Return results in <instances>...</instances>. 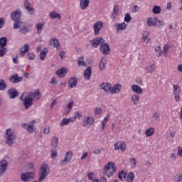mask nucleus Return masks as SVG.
Listing matches in <instances>:
<instances>
[{
    "mask_svg": "<svg viewBox=\"0 0 182 182\" xmlns=\"http://www.w3.org/2000/svg\"><path fill=\"white\" fill-rule=\"evenodd\" d=\"M152 12L154 15H158L161 12V8L159 6H154Z\"/></svg>",
    "mask_w": 182,
    "mask_h": 182,
    "instance_id": "nucleus-46",
    "label": "nucleus"
},
{
    "mask_svg": "<svg viewBox=\"0 0 182 182\" xmlns=\"http://www.w3.org/2000/svg\"><path fill=\"white\" fill-rule=\"evenodd\" d=\"M90 43H91L92 46H109V45L105 43L104 38L102 37H98L94 40H92L90 41Z\"/></svg>",
    "mask_w": 182,
    "mask_h": 182,
    "instance_id": "nucleus-11",
    "label": "nucleus"
},
{
    "mask_svg": "<svg viewBox=\"0 0 182 182\" xmlns=\"http://www.w3.org/2000/svg\"><path fill=\"white\" fill-rule=\"evenodd\" d=\"M36 124V121L33 120L30 122V124H23V128L27 130L29 134H33L34 132L33 127Z\"/></svg>",
    "mask_w": 182,
    "mask_h": 182,
    "instance_id": "nucleus-17",
    "label": "nucleus"
},
{
    "mask_svg": "<svg viewBox=\"0 0 182 182\" xmlns=\"http://www.w3.org/2000/svg\"><path fill=\"white\" fill-rule=\"evenodd\" d=\"M76 86H77V78L76 77H73L68 80V87H70V89H73Z\"/></svg>",
    "mask_w": 182,
    "mask_h": 182,
    "instance_id": "nucleus-25",
    "label": "nucleus"
},
{
    "mask_svg": "<svg viewBox=\"0 0 182 182\" xmlns=\"http://www.w3.org/2000/svg\"><path fill=\"white\" fill-rule=\"evenodd\" d=\"M7 53V48H5V46H1L0 47V58H3L4 55Z\"/></svg>",
    "mask_w": 182,
    "mask_h": 182,
    "instance_id": "nucleus-50",
    "label": "nucleus"
},
{
    "mask_svg": "<svg viewBox=\"0 0 182 182\" xmlns=\"http://www.w3.org/2000/svg\"><path fill=\"white\" fill-rule=\"evenodd\" d=\"M111 87L112 84L110 82H104L100 84V89H101V90H104L105 93H110Z\"/></svg>",
    "mask_w": 182,
    "mask_h": 182,
    "instance_id": "nucleus-16",
    "label": "nucleus"
},
{
    "mask_svg": "<svg viewBox=\"0 0 182 182\" xmlns=\"http://www.w3.org/2000/svg\"><path fill=\"white\" fill-rule=\"evenodd\" d=\"M144 70L147 73H152L153 72H155L156 70V66L154 64H150L149 65H147L145 68Z\"/></svg>",
    "mask_w": 182,
    "mask_h": 182,
    "instance_id": "nucleus-35",
    "label": "nucleus"
},
{
    "mask_svg": "<svg viewBox=\"0 0 182 182\" xmlns=\"http://www.w3.org/2000/svg\"><path fill=\"white\" fill-rule=\"evenodd\" d=\"M173 87V95L174 97V100L176 102H178L181 100V87L178 84H173L172 85Z\"/></svg>",
    "mask_w": 182,
    "mask_h": 182,
    "instance_id": "nucleus-8",
    "label": "nucleus"
},
{
    "mask_svg": "<svg viewBox=\"0 0 182 182\" xmlns=\"http://www.w3.org/2000/svg\"><path fill=\"white\" fill-rule=\"evenodd\" d=\"M27 58H28L30 60H33L35 59V54L33 53H28V54H27Z\"/></svg>",
    "mask_w": 182,
    "mask_h": 182,
    "instance_id": "nucleus-59",
    "label": "nucleus"
},
{
    "mask_svg": "<svg viewBox=\"0 0 182 182\" xmlns=\"http://www.w3.org/2000/svg\"><path fill=\"white\" fill-rule=\"evenodd\" d=\"M68 73V69L66 68H61L55 71V75L58 77H65V75Z\"/></svg>",
    "mask_w": 182,
    "mask_h": 182,
    "instance_id": "nucleus-22",
    "label": "nucleus"
},
{
    "mask_svg": "<svg viewBox=\"0 0 182 182\" xmlns=\"http://www.w3.org/2000/svg\"><path fill=\"white\" fill-rule=\"evenodd\" d=\"M122 85L119 83H117L113 86L111 85L109 94L110 95H117L121 92Z\"/></svg>",
    "mask_w": 182,
    "mask_h": 182,
    "instance_id": "nucleus-14",
    "label": "nucleus"
},
{
    "mask_svg": "<svg viewBox=\"0 0 182 182\" xmlns=\"http://www.w3.org/2000/svg\"><path fill=\"white\" fill-rule=\"evenodd\" d=\"M100 182H108L107 179L105 176H101L99 179Z\"/></svg>",
    "mask_w": 182,
    "mask_h": 182,
    "instance_id": "nucleus-63",
    "label": "nucleus"
},
{
    "mask_svg": "<svg viewBox=\"0 0 182 182\" xmlns=\"http://www.w3.org/2000/svg\"><path fill=\"white\" fill-rule=\"evenodd\" d=\"M74 117L75 119H80V118L82 117V113L81 111H77L75 113H74Z\"/></svg>",
    "mask_w": 182,
    "mask_h": 182,
    "instance_id": "nucleus-52",
    "label": "nucleus"
},
{
    "mask_svg": "<svg viewBox=\"0 0 182 182\" xmlns=\"http://www.w3.org/2000/svg\"><path fill=\"white\" fill-rule=\"evenodd\" d=\"M92 75V68L90 67L87 68L85 70H84V79L85 80H90Z\"/></svg>",
    "mask_w": 182,
    "mask_h": 182,
    "instance_id": "nucleus-30",
    "label": "nucleus"
},
{
    "mask_svg": "<svg viewBox=\"0 0 182 182\" xmlns=\"http://www.w3.org/2000/svg\"><path fill=\"white\" fill-rule=\"evenodd\" d=\"M44 134L48 135L50 133V127H44L43 130Z\"/></svg>",
    "mask_w": 182,
    "mask_h": 182,
    "instance_id": "nucleus-62",
    "label": "nucleus"
},
{
    "mask_svg": "<svg viewBox=\"0 0 182 182\" xmlns=\"http://www.w3.org/2000/svg\"><path fill=\"white\" fill-rule=\"evenodd\" d=\"M137 161L135 158H132L129 159V165L132 168L134 169L136 168Z\"/></svg>",
    "mask_w": 182,
    "mask_h": 182,
    "instance_id": "nucleus-45",
    "label": "nucleus"
},
{
    "mask_svg": "<svg viewBox=\"0 0 182 182\" xmlns=\"http://www.w3.org/2000/svg\"><path fill=\"white\" fill-rule=\"evenodd\" d=\"M117 31H124L127 28V24L125 22H122L120 23L115 24Z\"/></svg>",
    "mask_w": 182,
    "mask_h": 182,
    "instance_id": "nucleus-37",
    "label": "nucleus"
},
{
    "mask_svg": "<svg viewBox=\"0 0 182 182\" xmlns=\"http://www.w3.org/2000/svg\"><path fill=\"white\" fill-rule=\"evenodd\" d=\"M95 118L92 116H85L84 117V120L82 121V127L87 129H89L95 124Z\"/></svg>",
    "mask_w": 182,
    "mask_h": 182,
    "instance_id": "nucleus-6",
    "label": "nucleus"
},
{
    "mask_svg": "<svg viewBox=\"0 0 182 182\" xmlns=\"http://www.w3.org/2000/svg\"><path fill=\"white\" fill-rule=\"evenodd\" d=\"M107 65V60L104 58H101L100 61V70H105Z\"/></svg>",
    "mask_w": 182,
    "mask_h": 182,
    "instance_id": "nucleus-41",
    "label": "nucleus"
},
{
    "mask_svg": "<svg viewBox=\"0 0 182 182\" xmlns=\"http://www.w3.org/2000/svg\"><path fill=\"white\" fill-rule=\"evenodd\" d=\"M23 77H18V74H14L10 77V82L11 83H19V82H21Z\"/></svg>",
    "mask_w": 182,
    "mask_h": 182,
    "instance_id": "nucleus-27",
    "label": "nucleus"
},
{
    "mask_svg": "<svg viewBox=\"0 0 182 182\" xmlns=\"http://www.w3.org/2000/svg\"><path fill=\"white\" fill-rule=\"evenodd\" d=\"M134 178H135V173L133 171H130L127 174L124 180H125V182H134Z\"/></svg>",
    "mask_w": 182,
    "mask_h": 182,
    "instance_id": "nucleus-28",
    "label": "nucleus"
},
{
    "mask_svg": "<svg viewBox=\"0 0 182 182\" xmlns=\"http://www.w3.org/2000/svg\"><path fill=\"white\" fill-rule=\"evenodd\" d=\"M28 50L29 46L21 47L20 48V55H21V56H25L26 53H27Z\"/></svg>",
    "mask_w": 182,
    "mask_h": 182,
    "instance_id": "nucleus-44",
    "label": "nucleus"
},
{
    "mask_svg": "<svg viewBox=\"0 0 182 182\" xmlns=\"http://www.w3.org/2000/svg\"><path fill=\"white\" fill-rule=\"evenodd\" d=\"M78 66H86L83 57L78 58Z\"/></svg>",
    "mask_w": 182,
    "mask_h": 182,
    "instance_id": "nucleus-56",
    "label": "nucleus"
},
{
    "mask_svg": "<svg viewBox=\"0 0 182 182\" xmlns=\"http://www.w3.org/2000/svg\"><path fill=\"white\" fill-rule=\"evenodd\" d=\"M149 32L144 31L141 34V41L144 43H149L150 42Z\"/></svg>",
    "mask_w": 182,
    "mask_h": 182,
    "instance_id": "nucleus-23",
    "label": "nucleus"
},
{
    "mask_svg": "<svg viewBox=\"0 0 182 182\" xmlns=\"http://www.w3.org/2000/svg\"><path fill=\"white\" fill-rule=\"evenodd\" d=\"M24 8L27 9V12L30 14V15H33L35 10L33 8L31 7V4L29 3L28 0L24 1Z\"/></svg>",
    "mask_w": 182,
    "mask_h": 182,
    "instance_id": "nucleus-24",
    "label": "nucleus"
},
{
    "mask_svg": "<svg viewBox=\"0 0 182 182\" xmlns=\"http://www.w3.org/2000/svg\"><path fill=\"white\" fill-rule=\"evenodd\" d=\"M139 11V6H138L137 5L134 6L133 9H132V13L135 14L136 12H138Z\"/></svg>",
    "mask_w": 182,
    "mask_h": 182,
    "instance_id": "nucleus-61",
    "label": "nucleus"
},
{
    "mask_svg": "<svg viewBox=\"0 0 182 182\" xmlns=\"http://www.w3.org/2000/svg\"><path fill=\"white\" fill-rule=\"evenodd\" d=\"M50 46H60V45L58 40L54 37L50 41Z\"/></svg>",
    "mask_w": 182,
    "mask_h": 182,
    "instance_id": "nucleus-42",
    "label": "nucleus"
},
{
    "mask_svg": "<svg viewBox=\"0 0 182 182\" xmlns=\"http://www.w3.org/2000/svg\"><path fill=\"white\" fill-rule=\"evenodd\" d=\"M49 15L51 19H60L61 18L60 14L58 13H56L55 11L50 12Z\"/></svg>",
    "mask_w": 182,
    "mask_h": 182,
    "instance_id": "nucleus-39",
    "label": "nucleus"
},
{
    "mask_svg": "<svg viewBox=\"0 0 182 182\" xmlns=\"http://www.w3.org/2000/svg\"><path fill=\"white\" fill-rule=\"evenodd\" d=\"M7 87V85L5 82L4 80L1 79L0 80V91L2 92L3 90H6Z\"/></svg>",
    "mask_w": 182,
    "mask_h": 182,
    "instance_id": "nucleus-48",
    "label": "nucleus"
},
{
    "mask_svg": "<svg viewBox=\"0 0 182 182\" xmlns=\"http://www.w3.org/2000/svg\"><path fill=\"white\" fill-rule=\"evenodd\" d=\"M59 144V139L57 136H53L51 138V148L55 149Z\"/></svg>",
    "mask_w": 182,
    "mask_h": 182,
    "instance_id": "nucleus-33",
    "label": "nucleus"
},
{
    "mask_svg": "<svg viewBox=\"0 0 182 182\" xmlns=\"http://www.w3.org/2000/svg\"><path fill=\"white\" fill-rule=\"evenodd\" d=\"M175 182H182V173L177 174L174 176Z\"/></svg>",
    "mask_w": 182,
    "mask_h": 182,
    "instance_id": "nucleus-54",
    "label": "nucleus"
},
{
    "mask_svg": "<svg viewBox=\"0 0 182 182\" xmlns=\"http://www.w3.org/2000/svg\"><path fill=\"white\" fill-rule=\"evenodd\" d=\"M100 50L102 55H109L110 48L109 46H101L100 47Z\"/></svg>",
    "mask_w": 182,
    "mask_h": 182,
    "instance_id": "nucleus-36",
    "label": "nucleus"
},
{
    "mask_svg": "<svg viewBox=\"0 0 182 182\" xmlns=\"http://www.w3.org/2000/svg\"><path fill=\"white\" fill-rule=\"evenodd\" d=\"M37 47V52H40V60H45L46 55L48 53V49L46 48Z\"/></svg>",
    "mask_w": 182,
    "mask_h": 182,
    "instance_id": "nucleus-19",
    "label": "nucleus"
},
{
    "mask_svg": "<svg viewBox=\"0 0 182 182\" xmlns=\"http://www.w3.org/2000/svg\"><path fill=\"white\" fill-rule=\"evenodd\" d=\"M8 162L4 159L0 161V176H3L7 170Z\"/></svg>",
    "mask_w": 182,
    "mask_h": 182,
    "instance_id": "nucleus-20",
    "label": "nucleus"
},
{
    "mask_svg": "<svg viewBox=\"0 0 182 182\" xmlns=\"http://www.w3.org/2000/svg\"><path fill=\"white\" fill-rule=\"evenodd\" d=\"M20 32L21 33L26 34V33H28V32H29V31L28 30V28L26 27H22L20 28Z\"/></svg>",
    "mask_w": 182,
    "mask_h": 182,
    "instance_id": "nucleus-60",
    "label": "nucleus"
},
{
    "mask_svg": "<svg viewBox=\"0 0 182 182\" xmlns=\"http://www.w3.org/2000/svg\"><path fill=\"white\" fill-rule=\"evenodd\" d=\"M87 178L88 180L91 181H94L95 180H97L98 178L96 177V174L94 172H88L87 173Z\"/></svg>",
    "mask_w": 182,
    "mask_h": 182,
    "instance_id": "nucleus-40",
    "label": "nucleus"
},
{
    "mask_svg": "<svg viewBox=\"0 0 182 182\" xmlns=\"http://www.w3.org/2000/svg\"><path fill=\"white\" fill-rule=\"evenodd\" d=\"M102 109L100 107H97L95 108H94V115L98 117V116H101L102 114Z\"/></svg>",
    "mask_w": 182,
    "mask_h": 182,
    "instance_id": "nucleus-43",
    "label": "nucleus"
},
{
    "mask_svg": "<svg viewBox=\"0 0 182 182\" xmlns=\"http://www.w3.org/2000/svg\"><path fill=\"white\" fill-rule=\"evenodd\" d=\"M44 25H45V23H37V25L36 26V28H37L38 33H41V32L43 30V28Z\"/></svg>",
    "mask_w": 182,
    "mask_h": 182,
    "instance_id": "nucleus-51",
    "label": "nucleus"
},
{
    "mask_svg": "<svg viewBox=\"0 0 182 182\" xmlns=\"http://www.w3.org/2000/svg\"><path fill=\"white\" fill-rule=\"evenodd\" d=\"M169 50L168 46H156L155 48V53L156 56H167Z\"/></svg>",
    "mask_w": 182,
    "mask_h": 182,
    "instance_id": "nucleus-9",
    "label": "nucleus"
},
{
    "mask_svg": "<svg viewBox=\"0 0 182 182\" xmlns=\"http://www.w3.org/2000/svg\"><path fill=\"white\" fill-rule=\"evenodd\" d=\"M117 171V168L114 162L109 161L104 167V174L109 178H112Z\"/></svg>",
    "mask_w": 182,
    "mask_h": 182,
    "instance_id": "nucleus-3",
    "label": "nucleus"
},
{
    "mask_svg": "<svg viewBox=\"0 0 182 182\" xmlns=\"http://www.w3.org/2000/svg\"><path fill=\"white\" fill-rule=\"evenodd\" d=\"M159 23L160 25L163 26L164 23L159 21L157 18H147V25L148 26H156Z\"/></svg>",
    "mask_w": 182,
    "mask_h": 182,
    "instance_id": "nucleus-15",
    "label": "nucleus"
},
{
    "mask_svg": "<svg viewBox=\"0 0 182 182\" xmlns=\"http://www.w3.org/2000/svg\"><path fill=\"white\" fill-rule=\"evenodd\" d=\"M124 22L129 23L131 22L132 21V17L129 13H127L124 16Z\"/></svg>",
    "mask_w": 182,
    "mask_h": 182,
    "instance_id": "nucleus-55",
    "label": "nucleus"
},
{
    "mask_svg": "<svg viewBox=\"0 0 182 182\" xmlns=\"http://www.w3.org/2000/svg\"><path fill=\"white\" fill-rule=\"evenodd\" d=\"M114 151H120L121 152H124L127 149V144L124 141H117L114 144Z\"/></svg>",
    "mask_w": 182,
    "mask_h": 182,
    "instance_id": "nucleus-12",
    "label": "nucleus"
},
{
    "mask_svg": "<svg viewBox=\"0 0 182 182\" xmlns=\"http://www.w3.org/2000/svg\"><path fill=\"white\" fill-rule=\"evenodd\" d=\"M119 11V6L118 5H114L113 7L112 13L111 14L112 19H115L117 16H118Z\"/></svg>",
    "mask_w": 182,
    "mask_h": 182,
    "instance_id": "nucleus-32",
    "label": "nucleus"
},
{
    "mask_svg": "<svg viewBox=\"0 0 182 182\" xmlns=\"http://www.w3.org/2000/svg\"><path fill=\"white\" fill-rule=\"evenodd\" d=\"M40 99L41 93L38 90L24 92L20 96V100L23 101V105L26 109H28L33 105V102H37Z\"/></svg>",
    "mask_w": 182,
    "mask_h": 182,
    "instance_id": "nucleus-1",
    "label": "nucleus"
},
{
    "mask_svg": "<svg viewBox=\"0 0 182 182\" xmlns=\"http://www.w3.org/2000/svg\"><path fill=\"white\" fill-rule=\"evenodd\" d=\"M127 177V173L124 171H121L118 173V178L121 181L125 180Z\"/></svg>",
    "mask_w": 182,
    "mask_h": 182,
    "instance_id": "nucleus-49",
    "label": "nucleus"
},
{
    "mask_svg": "<svg viewBox=\"0 0 182 182\" xmlns=\"http://www.w3.org/2000/svg\"><path fill=\"white\" fill-rule=\"evenodd\" d=\"M50 173V168L47 164H41L40 166V170L38 171V182L44 181Z\"/></svg>",
    "mask_w": 182,
    "mask_h": 182,
    "instance_id": "nucleus-2",
    "label": "nucleus"
},
{
    "mask_svg": "<svg viewBox=\"0 0 182 182\" xmlns=\"http://www.w3.org/2000/svg\"><path fill=\"white\" fill-rule=\"evenodd\" d=\"M7 44V38L6 37H3L0 38V46H6Z\"/></svg>",
    "mask_w": 182,
    "mask_h": 182,
    "instance_id": "nucleus-53",
    "label": "nucleus"
},
{
    "mask_svg": "<svg viewBox=\"0 0 182 182\" xmlns=\"http://www.w3.org/2000/svg\"><path fill=\"white\" fill-rule=\"evenodd\" d=\"M75 103L73 101L68 102V104H67V112H65V115H68L70 112L72 111L73 106Z\"/></svg>",
    "mask_w": 182,
    "mask_h": 182,
    "instance_id": "nucleus-38",
    "label": "nucleus"
},
{
    "mask_svg": "<svg viewBox=\"0 0 182 182\" xmlns=\"http://www.w3.org/2000/svg\"><path fill=\"white\" fill-rule=\"evenodd\" d=\"M89 4H90V0L80 1V7H81V9H82V11H85V9H86L87 7L89 6Z\"/></svg>",
    "mask_w": 182,
    "mask_h": 182,
    "instance_id": "nucleus-34",
    "label": "nucleus"
},
{
    "mask_svg": "<svg viewBox=\"0 0 182 182\" xmlns=\"http://www.w3.org/2000/svg\"><path fill=\"white\" fill-rule=\"evenodd\" d=\"M70 124L69 119L68 118H63L61 122H60V127H64Z\"/></svg>",
    "mask_w": 182,
    "mask_h": 182,
    "instance_id": "nucleus-47",
    "label": "nucleus"
},
{
    "mask_svg": "<svg viewBox=\"0 0 182 182\" xmlns=\"http://www.w3.org/2000/svg\"><path fill=\"white\" fill-rule=\"evenodd\" d=\"M102 28H103V22L102 21H97L94 24V27H92V29H94V35H95V36H97V35L100 34V32L101 29H102Z\"/></svg>",
    "mask_w": 182,
    "mask_h": 182,
    "instance_id": "nucleus-13",
    "label": "nucleus"
},
{
    "mask_svg": "<svg viewBox=\"0 0 182 182\" xmlns=\"http://www.w3.org/2000/svg\"><path fill=\"white\" fill-rule=\"evenodd\" d=\"M110 119V114H107L106 116L104 117V119L101 121V130L105 131L107 127V124Z\"/></svg>",
    "mask_w": 182,
    "mask_h": 182,
    "instance_id": "nucleus-21",
    "label": "nucleus"
},
{
    "mask_svg": "<svg viewBox=\"0 0 182 182\" xmlns=\"http://www.w3.org/2000/svg\"><path fill=\"white\" fill-rule=\"evenodd\" d=\"M58 156V151L55 149H51V159H55Z\"/></svg>",
    "mask_w": 182,
    "mask_h": 182,
    "instance_id": "nucleus-57",
    "label": "nucleus"
},
{
    "mask_svg": "<svg viewBox=\"0 0 182 182\" xmlns=\"http://www.w3.org/2000/svg\"><path fill=\"white\" fill-rule=\"evenodd\" d=\"M139 95H136V94H133L132 96H131V101L132 102V104L134 105V106H136L139 104V101H140V97L138 96Z\"/></svg>",
    "mask_w": 182,
    "mask_h": 182,
    "instance_id": "nucleus-29",
    "label": "nucleus"
},
{
    "mask_svg": "<svg viewBox=\"0 0 182 182\" xmlns=\"http://www.w3.org/2000/svg\"><path fill=\"white\" fill-rule=\"evenodd\" d=\"M155 134V129L154 127H149L147 128L145 131H144V135L146 138H150L152 136H154Z\"/></svg>",
    "mask_w": 182,
    "mask_h": 182,
    "instance_id": "nucleus-26",
    "label": "nucleus"
},
{
    "mask_svg": "<svg viewBox=\"0 0 182 182\" xmlns=\"http://www.w3.org/2000/svg\"><path fill=\"white\" fill-rule=\"evenodd\" d=\"M8 93H9V95L10 96V99H15L18 96V91L14 88L10 89Z\"/></svg>",
    "mask_w": 182,
    "mask_h": 182,
    "instance_id": "nucleus-31",
    "label": "nucleus"
},
{
    "mask_svg": "<svg viewBox=\"0 0 182 182\" xmlns=\"http://www.w3.org/2000/svg\"><path fill=\"white\" fill-rule=\"evenodd\" d=\"M177 70L178 72H179L180 73H182V64H179L177 66Z\"/></svg>",
    "mask_w": 182,
    "mask_h": 182,
    "instance_id": "nucleus-64",
    "label": "nucleus"
},
{
    "mask_svg": "<svg viewBox=\"0 0 182 182\" xmlns=\"http://www.w3.org/2000/svg\"><path fill=\"white\" fill-rule=\"evenodd\" d=\"M131 90L135 95H141L143 93V88L136 84H133L131 85Z\"/></svg>",
    "mask_w": 182,
    "mask_h": 182,
    "instance_id": "nucleus-18",
    "label": "nucleus"
},
{
    "mask_svg": "<svg viewBox=\"0 0 182 182\" xmlns=\"http://www.w3.org/2000/svg\"><path fill=\"white\" fill-rule=\"evenodd\" d=\"M21 14V13L19 11H16L11 13V19H13V21H14V29H18V28H20V26H21L23 23L20 21Z\"/></svg>",
    "mask_w": 182,
    "mask_h": 182,
    "instance_id": "nucleus-5",
    "label": "nucleus"
},
{
    "mask_svg": "<svg viewBox=\"0 0 182 182\" xmlns=\"http://www.w3.org/2000/svg\"><path fill=\"white\" fill-rule=\"evenodd\" d=\"M177 155L179 156V157H181L182 158V147L181 146H177Z\"/></svg>",
    "mask_w": 182,
    "mask_h": 182,
    "instance_id": "nucleus-58",
    "label": "nucleus"
},
{
    "mask_svg": "<svg viewBox=\"0 0 182 182\" xmlns=\"http://www.w3.org/2000/svg\"><path fill=\"white\" fill-rule=\"evenodd\" d=\"M73 157V151L70 150L67 152H65V154L64 155V159L60 161V165L61 166H65L68 165V163H70Z\"/></svg>",
    "mask_w": 182,
    "mask_h": 182,
    "instance_id": "nucleus-7",
    "label": "nucleus"
},
{
    "mask_svg": "<svg viewBox=\"0 0 182 182\" xmlns=\"http://www.w3.org/2000/svg\"><path fill=\"white\" fill-rule=\"evenodd\" d=\"M36 177L35 172H27L24 173H21V178L23 182H31Z\"/></svg>",
    "mask_w": 182,
    "mask_h": 182,
    "instance_id": "nucleus-10",
    "label": "nucleus"
},
{
    "mask_svg": "<svg viewBox=\"0 0 182 182\" xmlns=\"http://www.w3.org/2000/svg\"><path fill=\"white\" fill-rule=\"evenodd\" d=\"M5 138L6 144L11 147L14 146V141L16 139V134L15 133V131L11 128L7 129L6 130Z\"/></svg>",
    "mask_w": 182,
    "mask_h": 182,
    "instance_id": "nucleus-4",
    "label": "nucleus"
}]
</instances>
